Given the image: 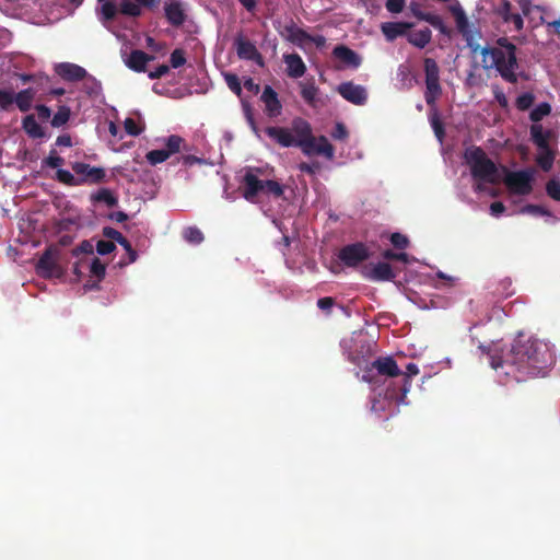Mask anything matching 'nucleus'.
<instances>
[{
  "label": "nucleus",
  "instance_id": "obj_1",
  "mask_svg": "<svg viewBox=\"0 0 560 560\" xmlns=\"http://www.w3.org/2000/svg\"><path fill=\"white\" fill-rule=\"evenodd\" d=\"M448 11L453 15L457 31L465 38L468 47L476 52L480 49L482 56V63L485 69L494 68L501 78L512 84L517 83L518 75L516 70L518 69V62L516 58V46L512 44L508 38L501 37L497 40L495 47H483L475 42V34L470 30L468 18L458 1L448 7Z\"/></svg>",
  "mask_w": 560,
  "mask_h": 560
},
{
  "label": "nucleus",
  "instance_id": "obj_2",
  "mask_svg": "<svg viewBox=\"0 0 560 560\" xmlns=\"http://www.w3.org/2000/svg\"><path fill=\"white\" fill-rule=\"evenodd\" d=\"M482 353L489 355L492 369L497 370L504 363L515 365L520 372L538 375L553 364L555 358L547 343L537 339L516 340L505 360L491 353V346L480 345Z\"/></svg>",
  "mask_w": 560,
  "mask_h": 560
},
{
  "label": "nucleus",
  "instance_id": "obj_3",
  "mask_svg": "<svg viewBox=\"0 0 560 560\" xmlns=\"http://www.w3.org/2000/svg\"><path fill=\"white\" fill-rule=\"evenodd\" d=\"M292 130L284 127H266V135L282 148L299 147L306 155H311L314 136L311 124L303 118L292 120Z\"/></svg>",
  "mask_w": 560,
  "mask_h": 560
},
{
  "label": "nucleus",
  "instance_id": "obj_4",
  "mask_svg": "<svg viewBox=\"0 0 560 560\" xmlns=\"http://www.w3.org/2000/svg\"><path fill=\"white\" fill-rule=\"evenodd\" d=\"M464 159L470 168L471 176L475 179L492 185L500 182L498 166L488 158L487 153L480 147L472 145L466 149Z\"/></svg>",
  "mask_w": 560,
  "mask_h": 560
},
{
  "label": "nucleus",
  "instance_id": "obj_5",
  "mask_svg": "<svg viewBox=\"0 0 560 560\" xmlns=\"http://www.w3.org/2000/svg\"><path fill=\"white\" fill-rule=\"evenodd\" d=\"M371 254L368 246L362 242H355L345 245L338 252V258L343 266L355 268L370 258Z\"/></svg>",
  "mask_w": 560,
  "mask_h": 560
},
{
  "label": "nucleus",
  "instance_id": "obj_6",
  "mask_svg": "<svg viewBox=\"0 0 560 560\" xmlns=\"http://www.w3.org/2000/svg\"><path fill=\"white\" fill-rule=\"evenodd\" d=\"M533 172L529 170L508 172L504 178L506 187L512 194L528 195L533 190Z\"/></svg>",
  "mask_w": 560,
  "mask_h": 560
},
{
  "label": "nucleus",
  "instance_id": "obj_7",
  "mask_svg": "<svg viewBox=\"0 0 560 560\" xmlns=\"http://www.w3.org/2000/svg\"><path fill=\"white\" fill-rule=\"evenodd\" d=\"M72 171L79 180L84 184H101L105 182L106 171L103 167L91 166L84 162H74L71 164Z\"/></svg>",
  "mask_w": 560,
  "mask_h": 560
},
{
  "label": "nucleus",
  "instance_id": "obj_8",
  "mask_svg": "<svg viewBox=\"0 0 560 560\" xmlns=\"http://www.w3.org/2000/svg\"><path fill=\"white\" fill-rule=\"evenodd\" d=\"M376 371L377 374L388 376V377H397L402 374L401 370L398 368L397 362L393 357H380L371 363V366L365 371L363 375V380L366 382H371V373Z\"/></svg>",
  "mask_w": 560,
  "mask_h": 560
},
{
  "label": "nucleus",
  "instance_id": "obj_9",
  "mask_svg": "<svg viewBox=\"0 0 560 560\" xmlns=\"http://www.w3.org/2000/svg\"><path fill=\"white\" fill-rule=\"evenodd\" d=\"M337 92L342 98L357 106H363L368 102L366 89L360 84H354L352 81L340 83L337 86Z\"/></svg>",
  "mask_w": 560,
  "mask_h": 560
},
{
  "label": "nucleus",
  "instance_id": "obj_10",
  "mask_svg": "<svg viewBox=\"0 0 560 560\" xmlns=\"http://www.w3.org/2000/svg\"><path fill=\"white\" fill-rule=\"evenodd\" d=\"M265 180L259 179L254 171H245L242 179V195L254 202L259 194H264Z\"/></svg>",
  "mask_w": 560,
  "mask_h": 560
},
{
  "label": "nucleus",
  "instance_id": "obj_11",
  "mask_svg": "<svg viewBox=\"0 0 560 560\" xmlns=\"http://www.w3.org/2000/svg\"><path fill=\"white\" fill-rule=\"evenodd\" d=\"M57 255L56 246L47 247L36 264L37 273L45 278L51 277L57 269Z\"/></svg>",
  "mask_w": 560,
  "mask_h": 560
},
{
  "label": "nucleus",
  "instance_id": "obj_12",
  "mask_svg": "<svg viewBox=\"0 0 560 560\" xmlns=\"http://www.w3.org/2000/svg\"><path fill=\"white\" fill-rule=\"evenodd\" d=\"M164 14L167 22L174 27L182 26L187 19L185 7L180 0L166 2L164 5Z\"/></svg>",
  "mask_w": 560,
  "mask_h": 560
},
{
  "label": "nucleus",
  "instance_id": "obj_13",
  "mask_svg": "<svg viewBox=\"0 0 560 560\" xmlns=\"http://www.w3.org/2000/svg\"><path fill=\"white\" fill-rule=\"evenodd\" d=\"M260 100L265 104V113L268 117L275 118L281 114L282 104L278 93L270 85L265 86Z\"/></svg>",
  "mask_w": 560,
  "mask_h": 560
},
{
  "label": "nucleus",
  "instance_id": "obj_14",
  "mask_svg": "<svg viewBox=\"0 0 560 560\" xmlns=\"http://www.w3.org/2000/svg\"><path fill=\"white\" fill-rule=\"evenodd\" d=\"M419 374V368L416 363H408L406 366V373H402V384L399 387V393H389V398L396 400L397 404H405L406 396L411 387V377Z\"/></svg>",
  "mask_w": 560,
  "mask_h": 560
},
{
  "label": "nucleus",
  "instance_id": "obj_15",
  "mask_svg": "<svg viewBox=\"0 0 560 560\" xmlns=\"http://www.w3.org/2000/svg\"><path fill=\"white\" fill-rule=\"evenodd\" d=\"M362 276L365 279L383 282L393 281L396 277L392 266L388 262H377L372 269H363Z\"/></svg>",
  "mask_w": 560,
  "mask_h": 560
},
{
  "label": "nucleus",
  "instance_id": "obj_16",
  "mask_svg": "<svg viewBox=\"0 0 560 560\" xmlns=\"http://www.w3.org/2000/svg\"><path fill=\"white\" fill-rule=\"evenodd\" d=\"M236 52L240 59L256 61L262 63V57L257 50L256 46L248 39L238 37L235 40Z\"/></svg>",
  "mask_w": 560,
  "mask_h": 560
},
{
  "label": "nucleus",
  "instance_id": "obj_17",
  "mask_svg": "<svg viewBox=\"0 0 560 560\" xmlns=\"http://www.w3.org/2000/svg\"><path fill=\"white\" fill-rule=\"evenodd\" d=\"M56 72L63 80L70 81V82L83 80L88 74V72L84 68H82L81 66H78L75 63H70V62L59 63L56 67Z\"/></svg>",
  "mask_w": 560,
  "mask_h": 560
},
{
  "label": "nucleus",
  "instance_id": "obj_18",
  "mask_svg": "<svg viewBox=\"0 0 560 560\" xmlns=\"http://www.w3.org/2000/svg\"><path fill=\"white\" fill-rule=\"evenodd\" d=\"M283 60L287 65V74L290 78H301L306 71V66L298 54H289L283 56Z\"/></svg>",
  "mask_w": 560,
  "mask_h": 560
},
{
  "label": "nucleus",
  "instance_id": "obj_19",
  "mask_svg": "<svg viewBox=\"0 0 560 560\" xmlns=\"http://www.w3.org/2000/svg\"><path fill=\"white\" fill-rule=\"evenodd\" d=\"M153 59V56L148 55L143 50L135 49L130 52L128 59L126 60V65L129 69L136 72H142L145 70L147 63Z\"/></svg>",
  "mask_w": 560,
  "mask_h": 560
},
{
  "label": "nucleus",
  "instance_id": "obj_20",
  "mask_svg": "<svg viewBox=\"0 0 560 560\" xmlns=\"http://www.w3.org/2000/svg\"><path fill=\"white\" fill-rule=\"evenodd\" d=\"M530 140L536 145L537 149H546V147H550L549 140L551 138V130L544 129L540 124H533L529 129Z\"/></svg>",
  "mask_w": 560,
  "mask_h": 560
},
{
  "label": "nucleus",
  "instance_id": "obj_21",
  "mask_svg": "<svg viewBox=\"0 0 560 560\" xmlns=\"http://www.w3.org/2000/svg\"><path fill=\"white\" fill-rule=\"evenodd\" d=\"M332 52L336 58L349 67L358 68L361 65L360 56L347 46L338 45Z\"/></svg>",
  "mask_w": 560,
  "mask_h": 560
},
{
  "label": "nucleus",
  "instance_id": "obj_22",
  "mask_svg": "<svg viewBox=\"0 0 560 560\" xmlns=\"http://www.w3.org/2000/svg\"><path fill=\"white\" fill-rule=\"evenodd\" d=\"M281 35L285 37L289 42L298 46H301L303 43H306L307 38H310V34L304 30L298 27L293 22L284 25Z\"/></svg>",
  "mask_w": 560,
  "mask_h": 560
},
{
  "label": "nucleus",
  "instance_id": "obj_23",
  "mask_svg": "<svg viewBox=\"0 0 560 560\" xmlns=\"http://www.w3.org/2000/svg\"><path fill=\"white\" fill-rule=\"evenodd\" d=\"M410 27L411 24L406 22H386L382 24L381 30L387 40H394Z\"/></svg>",
  "mask_w": 560,
  "mask_h": 560
},
{
  "label": "nucleus",
  "instance_id": "obj_24",
  "mask_svg": "<svg viewBox=\"0 0 560 560\" xmlns=\"http://www.w3.org/2000/svg\"><path fill=\"white\" fill-rule=\"evenodd\" d=\"M536 163L544 171H551L555 160H556V150L551 147H546V149H537Z\"/></svg>",
  "mask_w": 560,
  "mask_h": 560
},
{
  "label": "nucleus",
  "instance_id": "obj_25",
  "mask_svg": "<svg viewBox=\"0 0 560 560\" xmlns=\"http://www.w3.org/2000/svg\"><path fill=\"white\" fill-rule=\"evenodd\" d=\"M35 96L36 91L33 88H27L15 94L14 103L21 112L26 113L32 108Z\"/></svg>",
  "mask_w": 560,
  "mask_h": 560
},
{
  "label": "nucleus",
  "instance_id": "obj_26",
  "mask_svg": "<svg viewBox=\"0 0 560 560\" xmlns=\"http://www.w3.org/2000/svg\"><path fill=\"white\" fill-rule=\"evenodd\" d=\"M22 128L33 139H40L46 136L43 127L36 121L34 115H26L22 120Z\"/></svg>",
  "mask_w": 560,
  "mask_h": 560
},
{
  "label": "nucleus",
  "instance_id": "obj_27",
  "mask_svg": "<svg viewBox=\"0 0 560 560\" xmlns=\"http://www.w3.org/2000/svg\"><path fill=\"white\" fill-rule=\"evenodd\" d=\"M418 20L428 22L431 26L436 28L441 34L451 36L452 31L443 22L442 18L433 13H419Z\"/></svg>",
  "mask_w": 560,
  "mask_h": 560
},
{
  "label": "nucleus",
  "instance_id": "obj_28",
  "mask_svg": "<svg viewBox=\"0 0 560 560\" xmlns=\"http://www.w3.org/2000/svg\"><path fill=\"white\" fill-rule=\"evenodd\" d=\"M431 30L429 27H424L409 34L408 42L418 48H424L431 42Z\"/></svg>",
  "mask_w": 560,
  "mask_h": 560
},
{
  "label": "nucleus",
  "instance_id": "obj_29",
  "mask_svg": "<svg viewBox=\"0 0 560 560\" xmlns=\"http://www.w3.org/2000/svg\"><path fill=\"white\" fill-rule=\"evenodd\" d=\"M91 200L93 202H104L109 208L118 205V198L108 188H101L92 194Z\"/></svg>",
  "mask_w": 560,
  "mask_h": 560
},
{
  "label": "nucleus",
  "instance_id": "obj_30",
  "mask_svg": "<svg viewBox=\"0 0 560 560\" xmlns=\"http://www.w3.org/2000/svg\"><path fill=\"white\" fill-rule=\"evenodd\" d=\"M300 88L302 98L308 105L314 106L319 91L318 88L315 85L314 81L300 82Z\"/></svg>",
  "mask_w": 560,
  "mask_h": 560
},
{
  "label": "nucleus",
  "instance_id": "obj_31",
  "mask_svg": "<svg viewBox=\"0 0 560 560\" xmlns=\"http://www.w3.org/2000/svg\"><path fill=\"white\" fill-rule=\"evenodd\" d=\"M442 94L440 81L425 82L424 100L429 106H434Z\"/></svg>",
  "mask_w": 560,
  "mask_h": 560
},
{
  "label": "nucleus",
  "instance_id": "obj_32",
  "mask_svg": "<svg viewBox=\"0 0 560 560\" xmlns=\"http://www.w3.org/2000/svg\"><path fill=\"white\" fill-rule=\"evenodd\" d=\"M118 12L119 9H117V5L114 0L103 1L101 5L100 19L103 23L113 21Z\"/></svg>",
  "mask_w": 560,
  "mask_h": 560
},
{
  "label": "nucleus",
  "instance_id": "obj_33",
  "mask_svg": "<svg viewBox=\"0 0 560 560\" xmlns=\"http://www.w3.org/2000/svg\"><path fill=\"white\" fill-rule=\"evenodd\" d=\"M119 12L131 18H138L142 14L141 5L138 2H132L130 0H121L119 4Z\"/></svg>",
  "mask_w": 560,
  "mask_h": 560
},
{
  "label": "nucleus",
  "instance_id": "obj_34",
  "mask_svg": "<svg viewBox=\"0 0 560 560\" xmlns=\"http://www.w3.org/2000/svg\"><path fill=\"white\" fill-rule=\"evenodd\" d=\"M425 82L440 81V68L432 58H425L424 61Z\"/></svg>",
  "mask_w": 560,
  "mask_h": 560
},
{
  "label": "nucleus",
  "instance_id": "obj_35",
  "mask_svg": "<svg viewBox=\"0 0 560 560\" xmlns=\"http://www.w3.org/2000/svg\"><path fill=\"white\" fill-rule=\"evenodd\" d=\"M313 153L323 154L328 159H332L334 147L329 143V141L324 136H322L319 138L318 143H316V141L314 140V147L311 151V154H313Z\"/></svg>",
  "mask_w": 560,
  "mask_h": 560
},
{
  "label": "nucleus",
  "instance_id": "obj_36",
  "mask_svg": "<svg viewBox=\"0 0 560 560\" xmlns=\"http://www.w3.org/2000/svg\"><path fill=\"white\" fill-rule=\"evenodd\" d=\"M71 110L68 106H59L57 113L51 118V126L55 128L62 127L70 119Z\"/></svg>",
  "mask_w": 560,
  "mask_h": 560
},
{
  "label": "nucleus",
  "instance_id": "obj_37",
  "mask_svg": "<svg viewBox=\"0 0 560 560\" xmlns=\"http://www.w3.org/2000/svg\"><path fill=\"white\" fill-rule=\"evenodd\" d=\"M185 143V140L177 135H172L166 139L165 142V151L171 156L175 153H178L182 150L183 144Z\"/></svg>",
  "mask_w": 560,
  "mask_h": 560
},
{
  "label": "nucleus",
  "instance_id": "obj_38",
  "mask_svg": "<svg viewBox=\"0 0 560 560\" xmlns=\"http://www.w3.org/2000/svg\"><path fill=\"white\" fill-rule=\"evenodd\" d=\"M551 112V106L549 103H540L538 104L529 114V118L534 124H538L544 117L548 116Z\"/></svg>",
  "mask_w": 560,
  "mask_h": 560
},
{
  "label": "nucleus",
  "instance_id": "obj_39",
  "mask_svg": "<svg viewBox=\"0 0 560 560\" xmlns=\"http://www.w3.org/2000/svg\"><path fill=\"white\" fill-rule=\"evenodd\" d=\"M56 178L58 182L67 186H80L82 180H79L72 173L67 170L58 168L56 172Z\"/></svg>",
  "mask_w": 560,
  "mask_h": 560
},
{
  "label": "nucleus",
  "instance_id": "obj_40",
  "mask_svg": "<svg viewBox=\"0 0 560 560\" xmlns=\"http://www.w3.org/2000/svg\"><path fill=\"white\" fill-rule=\"evenodd\" d=\"M183 237L190 244H200L203 241L202 232L196 226H188L183 231Z\"/></svg>",
  "mask_w": 560,
  "mask_h": 560
},
{
  "label": "nucleus",
  "instance_id": "obj_41",
  "mask_svg": "<svg viewBox=\"0 0 560 560\" xmlns=\"http://www.w3.org/2000/svg\"><path fill=\"white\" fill-rule=\"evenodd\" d=\"M283 186L277 180H265L264 195L279 198L283 195Z\"/></svg>",
  "mask_w": 560,
  "mask_h": 560
},
{
  "label": "nucleus",
  "instance_id": "obj_42",
  "mask_svg": "<svg viewBox=\"0 0 560 560\" xmlns=\"http://www.w3.org/2000/svg\"><path fill=\"white\" fill-rule=\"evenodd\" d=\"M534 101V94L530 92H526L517 96L515 105L518 110L525 112L532 107Z\"/></svg>",
  "mask_w": 560,
  "mask_h": 560
},
{
  "label": "nucleus",
  "instance_id": "obj_43",
  "mask_svg": "<svg viewBox=\"0 0 560 560\" xmlns=\"http://www.w3.org/2000/svg\"><path fill=\"white\" fill-rule=\"evenodd\" d=\"M145 158L151 165H156L165 162L170 158V155L164 149H160L149 151Z\"/></svg>",
  "mask_w": 560,
  "mask_h": 560
},
{
  "label": "nucleus",
  "instance_id": "obj_44",
  "mask_svg": "<svg viewBox=\"0 0 560 560\" xmlns=\"http://www.w3.org/2000/svg\"><path fill=\"white\" fill-rule=\"evenodd\" d=\"M546 194L549 198L560 202V180L551 178L546 183Z\"/></svg>",
  "mask_w": 560,
  "mask_h": 560
},
{
  "label": "nucleus",
  "instance_id": "obj_45",
  "mask_svg": "<svg viewBox=\"0 0 560 560\" xmlns=\"http://www.w3.org/2000/svg\"><path fill=\"white\" fill-rule=\"evenodd\" d=\"M430 122H431L432 129H433L436 138L440 141H442L445 136V129H444L443 122L441 121L439 114L436 112H434L430 116Z\"/></svg>",
  "mask_w": 560,
  "mask_h": 560
},
{
  "label": "nucleus",
  "instance_id": "obj_46",
  "mask_svg": "<svg viewBox=\"0 0 560 560\" xmlns=\"http://www.w3.org/2000/svg\"><path fill=\"white\" fill-rule=\"evenodd\" d=\"M124 128L129 136L137 137L144 130V124L140 126L133 118L128 117L124 121Z\"/></svg>",
  "mask_w": 560,
  "mask_h": 560
},
{
  "label": "nucleus",
  "instance_id": "obj_47",
  "mask_svg": "<svg viewBox=\"0 0 560 560\" xmlns=\"http://www.w3.org/2000/svg\"><path fill=\"white\" fill-rule=\"evenodd\" d=\"M224 80L229 89L235 93L237 96L242 95V85L238 77L234 73H225Z\"/></svg>",
  "mask_w": 560,
  "mask_h": 560
},
{
  "label": "nucleus",
  "instance_id": "obj_48",
  "mask_svg": "<svg viewBox=\"0 0 560 560\" xmlns=\"http://www.w3.org/2000/svg\"><path fill=\"white\" fill-rule=\"evenodd\" d=\"M90 272L102 280L106 273V266L97 257H94L90 265Z\"/></svg>",
  "mask_w": 560,
  "mask_h": 560
},
{
  "label": "nucleus",
  "instance_id": "obj_49",
  "mask_svg": "<svg viewBox=\"0 0 560 560\" xmlns=\"http://www.w3.org/2000/svg\"><path fill=\"white\" fill-rule=\"evenodd\" d=\"M14 97L13 91L0 90V109L9 110L14 103Z\"/></svg>",
  "mask_w": 560,
  "mask_h": 560
},
{
  "label": "nucleus",
  "instance_id": "obj_50",
  "mask_svg": "<svg viewBox=\"0 0 560 560\" xmlns=\"http://www.w3.org/2000/svg\"><path fill=\"white\" fill-rule=\"evenodd\" d=\"M389 241L397 249H406L409 246V240L406 235L395 232L390 235Z\"/></svg>",
  "mask_w": 560,
  "mask_h": 560
},
{
  "label": "nucleus",
  "instance_id": "obj_51",
  "mask_svg": "<svg viewBox=\"0 0 560 560\" xmlns=\"http://www.w3.org/2000/svg\"><path fill=\"white\" fill-rule=\"evenodd\" d=\"M171 66L177 69L186 63L185 51L180 48H176L172 51L170 57Z\"/></svg>",
  "mask_w": 560,
  "mask_h": 560
},
{
  "label": "nucleus",
  "instance_id": "obj_52",
  "mask_svg": "<svg viewBox=\"0 0 560 560\" xmlns=\"http://www.w3.org/2000/svg\"><path fill=\"white\" fill-rule=\"evenodd\" d=\"M65 163V160L57 155L56 150H51L49 155L43 161V164L51 168H58Z\"/></svg>",
  "mask_w": 560,
  "mask_h": 560
},
{
  "label": "nucleus",
  "instance_id": "obj_53",
  "mask_svg": "<svg viewBox=\"0 0 560 560\" xmlns=\"http://www.w3.org/2000/svg\"><path fill=\"white\" fill-rule=\"evenodd\" d=\"M522 213H530L535 215H550V211L539 205H526L521 210Z\"/></svg>",
  "mask_w": 560,
  "mask_h": 560
},
{
  "label": "nucleus",
  "instance_id": "obj_54",
  "mask_svg": "<svg viewBox=\"0 0 560 560\" xmlns=\"http://www.w3.org/2000/svg\"><path fill=\"white\" fill-rule=\"evenodd\" d=\"M116 249V245L112 241L100 240L96 243V252L100 255H108Z\"/></svg>",
  "mask_w": 560,
  "mask_h": 560
},
{
  "label": "nucleus",
  "instance_id": "obj_55",
  "mask_svg": "<svg viewBox=\"0 0 560 560\" xmlns=\"http://www.w3.org/2000/svg\"><path fill=\"white\" fill-rule=\"evenodd\" d=\"M406 4V0H386L385 7L390 13H400Z\"/></svg>",
  "mask_w": 560,
  "mask_h": 560
},
{
  "label": "nucleus",
  "instance_id": "obj_56",
  "mask_svg": "<svg viewBox=\"0 0 560 560\" xmlns=\"http://www.w3.org/2000/svg\"><path fill=\"white\" fill-rule=\"evenodd\" d=\"M348 135L346 126L341 122L336 124L335 129L331 132L332 138L337 140H345L348 138Z\"/></svg>",
  "mask_w": 560,
  "mask_h": 560
},
{
  "label": "nucleus",
  "instance_id": "obj_57",
  "mask_svg": "<svg viewBox=\"0 0 560 560\" xmlns=\"http://www.w3.org/2000/svg\"><path fill=\"white\" fill-rule=\"evenodd\" d=\"M102 233L106 238H108V241L115 242H118V240H120L124 236L119 231L110 226L103 228Z\"/></svg>",
  "mask_w": 560,
  "mask_h": 560
},
{
  "label": "nucleus",
  "instance_id": "obj_58",
  "mask_svg": "<svg viewBox=\"0 0 560 560\" xmlns=\"http://www.w3.org/2000/svg\"><path fill=\"white\" fill-rule=\"evenodd\" d=\"M504 20L506 22L513 23L516 31H521L523 28V26H524V21H523L522 16L518 13L506 14L504 16Z\"/></svg>",
  "mask_w": 560,
  "mask_h": 560
},
{
  "label": "nucleus",
  "instance_id": "obj_59",
  "mask_svg": "<svg viewBox=\"0 0 560 560\" xmlns=\"http://www.w3.org/2000/svg\"><path fill=\"white\" fill-rule=\"evenodd\" d=\"M334 305H335V300L330 296L320 298L317 301L318 308H320L322 311H324L326 313H329Z\"/></svg>",
  "mask_w": 560,
  "mask_h": 560
},
{
  "label": "nucleus",
  "instance_id": "obj_60",
  "mask_svg": "<svg viewBox=\"0 0 560 560\" xmlns=\"http://www.w3.org/2000/svg\"><path fill=\"white\" fill-rule=\"evenodd\" d=\"M170 71V67L167 65H160L155 70L151 71L149 73V78L151 80L161 79L165 74H167Z\"/></svg>",
  "mask_w": 560,
  "mask_h": 560
},
{
  "label": "nucleus",
  "instance_id": "obj_61",
  "mask_svg": "<svg viewBox=\"0 0 560 560\" xmlns=\"http://www.w3.org/2000/svg\"><path fill=\"white\" fill-rule=\"evenodd\" d=\"M493 94H494V98L498 102V104L500 105V107L506 109L509 107V101H508L504 92L501 89L495 88L493 90Z\"/></svg>",
  "mask_w": 560,
  "mask_h": 560
},
{
  "label": "nucleus",
  "instance_id": "obj_62",
  "mask_svg": "<svg viewBox=\"0 0 560 560\" xmlns=\"http://www.w3.org/2000/svg\"><path fill=\"white\" fill-rule=\"evenodd\" d=\"M74 256H78L81 253L84 254H93V245L90 241H83L81 244L72 250Z\"/></svg>",
  "mask_w": 560,
  "mask_h": 560
},
{
  "label": "nucleus",
  "instance_id": "obj_63",
  "mask_svg": "<svg viewBox=\"0 0 560 560\" xmlns=\"http://www.w3.org/2000/svg\"><path fill=\"white\" fill-rule=\"evenodd\" d=\"M35 109L37 112V115H38V118L43 121L47 120L50 118L51 116V110L48 106L46 105H36L35 106Z\"/></svg>",
  "mask_w": 560,
  "mask_h": 560
},
{
  "label": "nucleus",
  "instance_id": "obj_64",
  "mask_svg": "<svg viewBox=\"0 0 560 560\" xmlns=\"http://www.w3.org/2000/svg\"><path fill=\"white\" fill-rule=\"evenodd\" d=\"M505 211V206L501 201H494L490 205V213L493 217H499Z\"/></svg>",
  "mask_w": 560,
  "mask_h": 560
}]
</instances>
